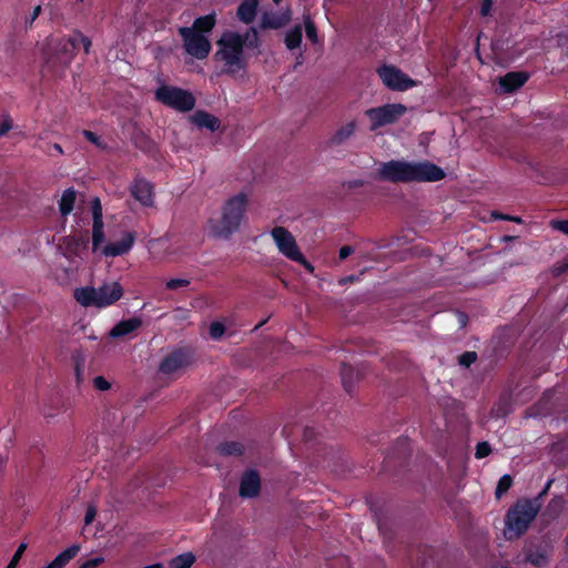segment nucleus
I'll return each instance as SVG.
<instances>
[{
	"label": "nucleus",
	"mask_w": 568,
	"mask_h": 568,
	"mask_svg": "<svg viewBox=\"0 0 568 568\" xmlns=\"http://www.w3.org/2000/svg\"><path fill=\"white\" fill-rule=\"evenodd\" d=\"M77 194L72 189L65 190L60 199L59 209L62 215H68L72 212L75 203Z\"/></svg>",
	"instance_id": "393cba45"
},
{
	"label": "nucleus",
	"mask_w": 568,
	"mask_h": 568,
	"mask_svg": "<svg viewBox=\"0 0 568 568\" xmlns=\"http://www.w3.org/2000/svg\"><path fill=\"white\" fill-rule=\"evenodd\" d=\"M92 235L91 248L93 253L100 254L105 244V232L102 216V205L99 199L92 201Z\"/></svg>",
	"instance_id": "f8f14e48"
},
{
	"label": "nucleus",
	"mask_w": 568,
	"mask_h": 568,
	"mask_svg": "<svg viewBox=\"0 0 568 568\" xmlns=\"http://www.w3.org/2000/svg\"><path fill=\"white\" fill-rule=\"evenodd\" d=\"M257 7L258 0H243L237 8L236 16L242 22L248 24L255 19Z\"/></svg>",
	"instance_id": "412c9836"
},
{
	"label": "nucleus",
	"mask_w": 568,
	"mask_h": 568,
	"mask_svg": "<svg viewBox=\"0 0 568 568\" xmlns=\"http://www.w3.org/2000/svg\"><path fill=\"white\" fill-rule=\"evenodd\" d=\"M155 99L161 103L182 112L192 110L195 104L192 93L171 85H161L155 91Z\"/></svg>",
	"instance_id": "0eeeda50"
},
{
	"label": "nucleus",
	"mask_w": 568,
	"mask_h": 568,
	"mask_svg": "<svg viewBox=\"0 0 568 568\" xmlns=\"http://www.w3.org/2000/svg\"><path fill=\"white\" fill-rule=\"evenodd\" d=\"M495 219H503L508 221H514L516 223H521V219L517 216H508V215H499V214H493Z\"/></svg>",
	"instance_id": "09e8293b"
},
{
	"label": "nucleus",
	"mask_w": 568,
	"mask_h": 568,
	"mask_svg": "<svg viewBox=\"0 0 568 568\" xmlns=\"http://www.w3.org/2000/svg\"><path fill=\"white\" fill-rule=\"evenodd\" d=\"M214 24H215V16L213 13H211V14L197 18L194 21L193 27L191 29H194L196 32L203 33L206 36V33H209L212 30Z\"/></svg>",
	"instance_id": "a878e982"
},
{
	"label": "nucleus",
	"mask_w": 568,
	"mask_h": 568,
	"mask_svg": "<svg viewBox=\"0 0 568 568\" xmlns=\"http://www.w3.org/2000/svg\"><path fill=\"white\" fill-rule=\"evenodd\" d=\"M134 241L135 237L133 233L128 232L121 240L105 243L101 248L100 255L104 257H115L123 255L132 248Z\"/></svg>",
	"instance_id": "dca6fc26"
},
{
	"label": "nucleus",
	"mask_w": 568,
	"mask_h": 568,
	"mask_svg": "<svg viewBox=\"0 0 568 568\" xmlns=\"http://www.w3.org/2000/svg\"><path fill=\"white\" fill-rule=\"evenodd\" d=\"M224 331H225V328H224L222 323L214 322L210 326V336L213 339H219V338H221L223 336Z\"/></svg>",
	"instance_id": "f704fd0d"
},
{
	"label": "nucleus",
	"mask_w": 568,
	"mask_h": 568,
	"mask_svg": "<svg viewBox=\"0 0 568 568\" xmlns=\"http://www.w3.org/2000/svg\"><path fill=\"white\" fill-rule=\"evenodd\" d=\"M477 358L476 353L474 352H466L459 357V364L463 366H470Z\"/></svg>",
	"instance_id": "a19ab883"
},
{
	"label": "nucleus",
	"mask_w": 568,
	"mask_h": 568,
	"mask_svg": "<svg viewBox=\"0 0 568 568\" xmlns=\"http://www.w3.org/2000/svg\"><path fill=\"white\" fill-rule=\"evenodd\" d=\"M190 284V281L186 278H171L165 283L168 290L179 291L183 287H186Z\"/></svg>",
	"instance_id": "2f4dec72"
},
{
	"label": "nucleus",
	"mask_w": 568,
	"mask_h": 568,
	"mask_svg": "<svg viewBox=\"0 0 568 568\" xmlns=\"http://www.w3.org/2000/svg\"><path fill=\"white\" fill-rule=\"evenodd\" d=\"M352 252H353V248L351 246L345 245V246L341 247V250H339V257L342 260H344V258L348 257L352 254Z\"/></svg>",
	"instance_id": "de8ad7c7"
},
{
	"label": "nucleus",
	"mask_w": 568,
	"mask_h": 568,
	"mask_svg": "<svg viewBox=\"0 0 568 568\" xmlns=\"http://www.w3.org/2000/svg\"><path fill=\"white\" fill-rule=\"evenodd\" d=\"M80 549V545L70 546L43 568H64L79 554Z\"/></svg>",
	"instance_id": "aec40b11"
},
{
	"label": "nucleus",
	"mask_w": 568,
	"mask_h": 568,
	"mask_svg": "<svg viewBox=\"0 0 568 568\" xmlns=\"http://www.w3.org/2000/svg\"><path fill=\"white\" fill-rule=\"evenodd\" d=\"M264 323H265V321H264V322H262V323H260L255 328H257V327H260V326H263V324H264Z\"/></svg>",
	"instance_id": "864d4df0"
},
{
	"label": "nucleus",
	"mask_w": 568,
	"mask_h": 568,
	"mask_svg": "<svg viewBox=\"0 0 568 568\" xmlns=\"http://www.w3.org/2000/svg\"><path fill=\"white\" fill-rule=\"evenodd\" d=\"M489 453H490V447H489L488 443L483 442L477 445V447H476V457L477 458H484V457L488 456Z\"/></svg>",
	"instance_id": "79ce46f5"
},
{
	"label": "nucleus",
	"mask_w": 568,
	"mask_h": 568,
	"mask_svg": "<svg viewBox=\"0 0 568 568\" xmlns=\"http://www.w3.org/2000/svg\"><path fill=\"white\" fill-rule=\"evenodd\" d=\"M221 453L225 455H236L242 453V447L237 443H225L220 447Z\"/></svg>",
	"instance_id": "473e14b6"
},
{
	"label": "nucleus",
	"mask_w": 568,
	"mask_h": 568,
	"mask_svg": "<svg viewBox=\"0 0 568 568\" xmlns=\"http://www.w3.org/2000/svg\"><path fill=\"white\" fill-rule=\"evenodd\" d=\"M406 112V106L400 103L385 104L368 109L365 114L371 121V130L374 131L396 122Z\"/></svg>",
	"instance_id": "1a4fd4ad"
},
{
	"label": "nucleus",
	"mask_w": 568,
	"mask_h": 568,
	"mask_svg": "<svg viewBox=\"0 0 568 568\" xmlns=\"http://www.w3.org/2000/svg\"><path fill=\"white\" fill-rule=\"evenodd\" d=\"M359 280V275H349V276H344L342 278L338 280V284L341 285H346L348 283H353L355 281H358Z\"/></svg>",
	"instance_id": "49530a36"
},
{
	"label": "nucleus",
	"mask_w": 568,
	"mask_h": 568,
	"mask_svg": "<svg viewBox=\"0 0 568 568\" xmlns=\"http://www.w3.org/2000/svg\"><path fill=\"white\" fill-rule=\"evenodd\" d=\"M191 121L199 128H205L210 131H215L220 126L219 120L206 112L196 111L191 115Z\"/></svg>",
	"instance_id": "5701e85b"
},
{
	"label": "nucleus",
	"mask_w": 568,
	"mask_h": 568,
	"mask_svg": "<svg viewBox=\"0 0 568 568\" xmlns=\"http://www.w3.org/2000/svg\"><path fill=\"white\" fill-rule=\"evenodd\" d=\"M195 561V556L192 552H184L172 559L171 568H191Z\"/></svg>",
	"instance_id": "cd10ccee"
},
{
	"label": "nucleus",
	"mask_w": 568,
	"mask_h": 568,
	"mask_svg": "<svg viewBox=\"0 0 568 568\" xmlns=\"http://www.w3.org/2000/svg\"><path fill=\"white\" fill-rule=\"evenodd\" d=\"M104 562V557L98 556L84 561L79 568H97Z\"/></svg>",
	"instance_id": "37998d69"
},
{
	"label": "nucleus",
	"mask_w": 568,
	"mask_h": 568,
	"mask_svg": "<svg viewBox=\"0 0 568 568\" xmlns=\"http://www.w3.org/2000/svg\"><path fill=\"white\" fill-rule=\"evenodd\" d=\"M270 235L280 254L293 262L300 263L311 273L314 271L312 264L307 262L300 250L294 235L287 229L275 226L270 231Z\"/></svg>",
	"instance_id": "423d86ee"
},
{
	"label": "nucleus",
	"mask_w": 568,
	"mask_h": 568,
	"mask_svg": "<svg viewBox=\"0 0 568 568\" xmlns=\"http://www.w3.org/2000/svg\"><path fill=\"white\" fill-rule=\"evenodd\" d=\"M123 293L122 285L118 281H112L99 287H79L74 291V298L84 307L104 308L121 300Z\"/></svg>",
	"instance_id": "20e7f679"
},
{
	"label": "nucleus",
	"mask_w": 568,
	"mask_h": 568,
	"mask_svg": "<svg viewBox=\"0 0 568 568\" xmlns=\"http://www.w3.org/2000/svg\"><path fill=\"white\" fill-rule=\"evenodd\" d=\"M176 313L182 314L183 318H186V316H187V312L183 311V310H178Z\"/></svg>",
	"instance_id": "3c124183"
},
{
	"label": "nucleus",
	"mask_w": 568,
	"mask_h": 568,
	"mask_svg": "<svg viewBox=\"0 0 568 568\" xmlns=\"http://www.w3.org/2000/svg\"><path fill=\"white\" fill-rule=\"evenodd\" d=\"M89 241L81 234L69 235L63 239L60 250L62 255L69 261L71 271L78 270L88 250Z\"/></svg>",
	"instance_id": "6e6552de"
},
{
	"label": "nucleus",
	"mask_w": 568,
	"mask_h": 568,
	"mask_svg": "<svg viewBox=\"0 0 568 568\" xmlns=\"http://www.w3.org/2000/svg\"><path fill=\"white\" fill-rule=\"evenodd\" d=\"M511 477L509 475H504L496 487V497L499 498L503 494H505L511 486Z\"/></svg>",
	"instance_id": "7c9ffc66"
},
{
	"label": "nucleus",
	"mask_w": 568,
	"mask_h": 568,
	"mask_svg": "<svg viewBox=\"0 0 568 568\" xmlns=\"http://www.w3.org/2000/svg\"><path fill=\"white\" fill-rule=\"evenodd\" d=\"M356 129V123L351 121L344 125H342L332 136L329 143L332 145H338L345 142L348 138L353 135Z\"/></svg>",
	"instance_id": "b1692460"
},
{
	"label": "nucleus",
	"mask_w": 568,
	"mask_h": 568,
	"mask_svg": "<svg viewBox=\"0 0 568 568\" xmlns=\"http://www.w3.org/2000/svg\"><path fill=\"white\" fill-rule=\"evenodd\" d=\"M305 28L306 38L314 44L318 43L317 29L308 13L303 14V24Z\"/></svg>",
	"instance_id": "bb28decb"
},
{
	"label": "nucleus",
	"mask_w": 568,
	"mask_h": 568,
	"mask_svg": "<svg viewBox=\"0 0 568 568\" xmlns=\"http://www.w3.org/2000/svg\"><path fill=\"white\" fill-rule=\"evenodd\" d=\"M97 516V509L94 507H89L85 513L84 523L85 525H90Z\"/></svg>",
	"instance_id": "c03bdc74"
},
{
	"label": "nucleus",
	"mask_w": 568,
	"mask_h": 568,
	"mask_svg": "<svg viewBox=\"0 0 568 568\" xmlns=\"http://www.w3.org/2000/svg\"><path fill=\"white\" fill-rule=\"evenodd\" d=\"M540 509L538 499L517 501L507 514L505 536L515 539L526 532Z\"/></svg>",
	"instance_id": "39448f33"
},
{
	"label": "nucleus",
	"mask_w": 568,
	"mask_h": 568,
	"mask_svg": "<svg viewBox=\"0 0 568 568\" xmlns=\"http://www.w3.org/2000/svg\"><path fill=\"white\" fill-rule=\"evenodd\" d=\"M52 148H53V150H54V151H57L59 154H62V153H63V150H62V148H61V145H60V144L54 143Z\"/></svg>",
	"instance_id": "8fccbe9b"
},
{
	"label": "nucleus",
	"mask_w": 568,
	"mask_h": 568,
	"mask_svg": "<svg viewBox=\"0 0 568 568\" xmlns=\"http://www.w3.org/2000/svg\"><path fill=\"white\" fill-rule=\"evenodd\" d=\"M189 365V358L182 351L168 354L160 364V372L164 375H175Z\"/></svg>",
	"instance_id": "ddd939ff"
},
{
	"label": "nucleus",
	"mask_w": 568,
	"mask_h": 568,
	"mask_svg": "<svg viewBox=\"0 0 568 568\" xmlns=\"http://www.w3.org/2000/svg\"><path fill=\"white\" fill-rule=\"evenodd\" d=\"M527 561L536 567H544L548 562V556L541 550H531L527 555Z\"/></svg>",
	"instance_id": "c756f323"
},
{
	"label": "nucleus",
	"mask_w": 568,
	"mask_h": 568,
	"mask_svg": "<svg viewBox=\"0 0 568 568\" xmlns=\"http://www.w3.org/2000/svg\"><path fill=\"white\" fill-rule=\"evenodd\" d=\"M180 33L184 40L185 50L196 59H205L211 51V42L203 33L194 29L181 28Z\"/></svg>",
	"instance_id": "9d476101"
},
{
	"label": "nucleus",
	"mask_w": 568,
	"mask_h": 568,
	"mask_svg": "<svg viewBox=\"0 0 568 568\" xmlns=\"http://www.w3.org/2000/svg\"><path fill=\"white\" fill-rule=\"evenodd\" d=\"M491 6H493V0H484L481 8H480L481 16H488L490 13Z\"/></svg>",
	"instance_id": "a18cd8bd"
},
{
	"label": "nucleus",
	"mask_w": 568,
	"mask_h": 568,
	"mask_svg": "<svg viewBox=\"0 0 568 568\" xmlns=\"http://www.w3.org/2000/svg\"><path fill=\"white\" fill-rule=\"evenodd\" d=\"M275 4L281 3L282 0H272Z\"/></svg>",
	"instance_id": "603ef678"
},
{
	"label": "nucleus",
	"mask_w": 568,
	"mask_h": 568,
	"mask_svg": "<svg viewBox=\"0 0 568 568\" xmlns=\"http://www.w3.org/2000/svg\"><path fill=\"white\" fill-rule=\"evenodd\" d=\"M284 44L288 51H298L297 57H303V26L301 23L295 24L285 31Z\"/></svg>",
	"instance_id": "f3484780"
},
{
	"label": "nucleus",
	"mask_w": 568,
	"mask_h": 568,
	"mask_svg": "<svg viewBox=\"0 0 568 568\" xmlns=\"http://www.w3.org/2000/svg\"><path fill=\"white\" fill-rule=\"evenodd\" d=\"M258 47V33L251 28L244 34L226 31L217 41V51L214 59L222 64L226 74H237L245 70L247 51Z\"/></svg>",
	"instance_id": "f257e3e1"
},
{
	"label": "nucleus",
	"mask_w": 568,
	"mask_h": 568,
	"mask_svg": "<svg viewBox=\"0 0 568 568\" xmlns=\"http://www.w3.org/2000/svg\"><path fill=\"white\" fill-rule=\"evenodd\" d=\"M550 225L554 230L568 235V220H554L550 222Z\"/></svg>",
	"instance_id": "ea45409f"
},
{
	"label": "nucleus",
	"mask_w": 568,
	"mask_h": 568,
	"mask_svg": "<svg viewBox=\"0 0 568 568\" xmlns=\"http://www.w3.org/2000/svg\"><path fill=\"white\" fill-rule=\"evenodd\" d=\"M41 13V6H36L29 14H27L24 17V27L26 28H31L33 22L37 20V18L39 17V14Z\"/></svg>",
	"instance_id": "72a5a7b5"
},
{
	"label": "nucleus",
	"mask_w": 568,
	"mask_h": 568,
	"mask_svg": "<svg viewBox=\"0 0 568 568\" xmlns=\"http://www.w3.org/2000/svg\"><path fill=\"white\" fill-rule=\"evenodd\" d=\"M379 179L389 182H436L445 178L439 166L428 162L388 161L378 166Z\"/></svg>",
	"instance_id": "f03ea898"
},
{
	"label": "nucleus",
	"mask_w": 568,
	"mask_h": 568,
	"mask_svg": "<svg viewBox=\"0 0 568 568\" xmlns=\"http://www.w3.org/2000/svg\"><path fill=\"white\" fill-rule=\"evenodd\" d=\"M13 126L12 119L4 114L0 120V136H3Z\"/></svg>",
	"instance_id": "e433bc0d"
},
{
	"label": "nucleus",
	"mask_w": 568,
	"mask_h": 568,
	"mask_svg": "<svg viewBox=\"0 0 568 568\" xmlns=\"http://www.w3.org/2000/svg\"><path fill=\"white\" fill-rule=\"evenodd\" d=\"M131 195L143 206H152L154 203L152 184L141 178H136L130 186Z\"/></svg>",
	"instance_id": "2eb2a0df"
},
{
	"label": "nucleus",
	"mask_w": 568,
	"mask_h": 568,
	"mask_svg": "<svg viewBox=\"0 0 568 568\" xmlns=\"http://www.w3.org/2000/svg\"><path fill=\"white\" fill-rule=\"evenodd\" d=\"M79 45H82L84 51L89 52L90 47H91V41L82 34H77L74 38L68 39L65 41V44L63 45V50L68 51L69 48L74 49Z\"/></svg>",
	"instance_id": "c85d7f7f"
},
{
	"label": "nucleus",
	"mask_w": 568,
	"mask_h": 568,
	"mask_svg": "<svg viewBox=\"0 0 568 568\" xmlns=\"http://www.w3.org/2000/svg\"><path fill=\"white\" fill-rule=\"evenodd\" d=\"M93 386L101 392L109 390L111 388L110 382H108L103 376H97L93 378Z\"/></svg>",
	"instance_id": "58836bf2"
},
{
	"label": "nucleus",
	"mask_w": 568,
	"mask_h": 568,
	"mask_svg": "<svg viewBox=\"0 0 568 568\" xmlns=\"http://www.w3.org/2000/svg\"><path fill=\"white\" fill-rule=\"evenodd\" d=\"M141 325H142V321L138 317L121 321L110 331V336L111 337L125 336V335L134 332L135 329H138Z\"/></svg>",
	"instance_id": "4be33fe9"
},
{
	"label": "nucleus",
	"mask_w": 568,
	"mask_h": 568,
	"mask_svg": "<svg viewBox=\"0 0 568 568\" xmlns=\"http://www.w3.org/2000/svg\"><path fill=\"white\" fill-rule=\"evenodd\" d=\"M528 77L524 72H509L499 78V88L503 92H513L525 84Z\"/></svg>",
	"instance_id": "6ab92c4d"
},
{
	"label": "nucleus",
	"mask_w": 568,
	"mask_h": 568,
	"mask_svg": "<svg viewBox=\"0 0 568 568\" xmlns=\"http://www.w3.org/2000/svg\"><path fill=\"white\" fill-rule=\"evenodd\" d=\"M292 19V11L288 7L278 11H265L261 17L262 29H280L286 26Z\"/></svg>",
	"instance_id": "4468645a"
},
{
	"label": "nucleus",
	"mask_w": 568,
	"mask_h": 568,
	"mask_svg": "<svg viewBox=\"0 0 568 568\" xmlns=\"http://www.w3.org/2000/svg\"><path fill=\"white\" fill-rule=\"evenodd\" d=\"M26 548H27V545L26 544H21L18 547V549L16 550L13 557L11 558L9 565L6 568H16V566L18 565L20 558L22 557Z\"/></svg>",
	"instance_id": "4c0bfd02"
},
{
	"label": "nucleus",
	"mask_w": 568,
	"mask_h": 568,
	"mask_svg": "<svg viewBox=\"0 0 568 568\" xmlns=\"http://www.w3.org/2000/svg\"><path fill=\"white\" fill-rule=\"evenodd\" d=\"M377 72L383 83L390 90L406 91L417 85L416 81L394 65H383Z\"/></svg>",
	"instance_id": "9b49d317"
},
{
	"label": "nucleus",
	"mask_w": 568,
	"mask_h": 568,
	"mask_svg": "<svg viewBox=\"0 0 568 568\" xmlns=\"http://www.w3.org/2000/svg\"><path fill=\"white\" fill-rule=\"evenodd\" d=\"M260 489L261 480L258 475L253 470L246 471L241 479L240 495L244 498L255 497Z\"/></svg>",
	"instance_id": "a211bd4d"
},
{
	"label": "nucleus",
	"mask_w": 568,
	"mask_h": 568,
	"mask_svg": "<svg viewBox=\"0 0 568 568\" xmlns=\"http://www.w3.org/2000/svg\"><path fill=\"white\" fill-rule=\"evenodd\" d=\"M83 135L84 138L91 142L92 144H94L95 146H98L99 149H104L105 148V144L103 143V141L101 140L100 136H98L95 133L91 132V131H83Z\"/></svg>",
	"instance_id": "c9c22d12"
},
{
	"label": "nucleus",
	"mask_w": 568,
	"mask_h": 568,
	"mask_svg": "<svg viewBox=\"0 0 568 568\" xmlns=\"http://www.w3.org/2000/svg\"><path fill=\"white\" fill-rule=\"evenodd\" d=\"M247 204L248 196L244 192L229 197L221 207V215L207 220L205 224L207 234L215 239H230L240 230Z\"/></svg>",
	"instance_id": "7ed1b4c3"
}]
</instances>
